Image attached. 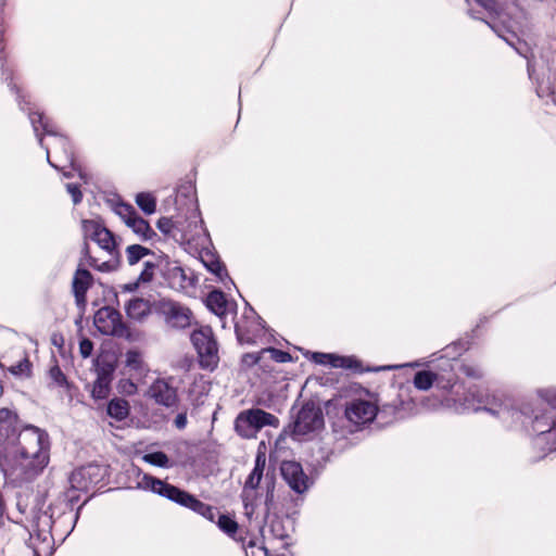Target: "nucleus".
Instances as JSON below:
<instances>
[{"label": "nucleus", "instance_id": "f257e3e1", "mask_svg": "<svg viewBox=\"0 0 556 556\" xmlns=\"http://www.w3.org/2000/svg\"><path fill=\"white\" fill-rule=\"evenodd\" d=\"M458 361L441 357L433 369L419 370L414 376V387L428 391L433 386L443 391L442 406L457 413L465 410H484L495 417L504 427L517 429L525 420L531 418L533 406L519 402L501 390L475 389L467 390L456 375Z\"/></svg>", "mask_w": 556, "mask_h": 556}, {"label": "nucleus", "instance_id": "39448f33", "mask_svg": "<svg viewBox=\"0 0 556 556\" xmlns=\"http://www.w3.org/2000/svg\"><path fill=\"white\" fill-rule=\"evenodd\" d=\"M519 39H515V50L523 55ZM528 60V74L531 80L536 84V94L540 98L551 97L552 101L556 104V52L551 51L549 48L544 47L532 51L530 56L525 54Z\"/></svg>", "mask_w": 556, "mask_h": 556}, {"label": "nucleus", "instance_id": "79ce46f5", "mask_svg": "<svg viewBox=\"0 0 556 556\" xmlns=\"http://www.w3.org/2000/svg\"><path fill=\"white\" fill-rule=\"evenodd\" d=\"M155 264L151 261L143 262V269L138 276L137 280L140 285L149 283L152 281L155 273Z\"/></svg>", "mask_w": 556, "mask_h": 556}, {"label": "nucleus", "instance_id": "412c9836", "mask_svg": "<svg viewBox=\"0 0 556 556\" xmlns=\"http://www.w3.org/2000/svg\"><path fill=\"white\" fill-rule=\"evenodd\" d=\"M312 359L319 365H329L332 368L350 369L354 372H363L362 363L355 356H340L331 353L315 352Z\"/></svg>", "mask_w": 556, "mask_h": 556}, {"label": "nucleus", "instance_id": "72a5a7b5", "mask_svg": "<svg viewBox=\"0 0 556 556\" xmlns=\"http://www.w3.org/2000/svg\"><path fill=\"white\" fill-rule=\"evenodd\" d=\"M241 363L243 367L250 368L252 366H258L264 371L271 370L269 365L265 364L264 351L258 353H247L242 356Z\"/></svg>", "mask_w": 556, "mask_h": 556}, {"label": "nucleus", "instance_id": "4c0bfd02", "mask_svg": "<svg viewBox=\"0 0 556 556\" xmlns=\"http://www.w3.org/2000/svg\"><path fill=\"white\" fill-rule=\"evenodd\" d=\"M264 351V357H265V364L268 365L269 362H276V363H287L292 359L291 355L288 352L277 350L275 348H266L263 349Z\"/></svg>", "mask_w": 556, "mask_h": 556}, {"label": "nucleus", "instance_id": "cd10ccee", "mask_svg": "<svg viewBox=\"0 0 556 556\" xmlns=\"http://www.w3.org/2000/svg\"><path fill=\"white\" fill-rule=\"evenodd\" d=\"M206 306L215 315L222 317L227 311V300L222 291L214 290L206 298Z\"/></svg>", "mask_w": 556, "mask_h": 556}, {"label": "nucleus", "instance_id": "0eeeda50", "mask_svg": "<svg viewBox=\"0 0 556 556\" xmlns=\"http://www.w3.org/2000/svg\"><path fill=\"white\" fill-rule=\"evenodd\" d=\"M53 517L50 507L46 509L34 508L26 526L29 532V546L35 555L41 556L50 554L54 544L52 534Z\"/></svg>", "mask_w": 556, "mask_h": 556}, {"label": "nucleus", "instance_id": "c9c22d12", "mask_svg": "<svg viewBox=\"0 0 556 556\" xmlns=\"http://www.w3.org/2000/svg\"><path fill=\"white\" fill-rule=\"evenodd\" d=\"M136 203L147 215H151L156 210V199L149 192L138 193L136 197Z\"/></svg>", "mask_w": 556, "mask_h": 556}, {"label": "nucleus", "instance_id": "4be33fe9", "mask_svg": "<svg viewBox=\"0 0 556 556\" xmlns=\"http://www.w3.org/2000/svg\"><path fill=\"white\" fill-rule=\"evenodd\" d=\"M148 394L157 404L165 407H173L178 400L177 390L166 379H156L149 388Z\"/></svg>", "mask_w": 556, "mask_h": 556}, {"label": "nucleus", "instance_id": "8fccbe9b", "mask_svg": "<svg viewBox=\"0 0 556 556\" xmlns=\"http://www.w3.org/2000/svg\"><path fill=\"white\" fill-rule=\"evenodd\" d=\"M174 425L177 429H184L187 426V414H178L174 419Z\"/></svg>", "mask_w": 556, "mask_h": 556}, {"label": "nucleus", "instance_id": "ea45409f", "mask_svg": "<svg viewBox=\"0 0 556 556\" xmlns=\"http://www.w3.org/2000/svg\"><path fill=\"white\" fill-rule=\"evenodd\" d=\"M218 528L229 536H233L238 530V523L228 515L219 514L217 519Z\"/></svg>", "mask_w": 556, "mask_h": 556}, {"label": "nucleus", "instance_id": "09e8293b", "mask_svg": "<svg viewBox=\"0 0 556 556\" xmlns=\"http://www.w3.org/2000/svg\"><path fill=\"white\" fill-rule=\"evenodd\" d=\"M421 365H422L421 362L415 361V362L407 363V364L389 365V366L381 367L380 369H383V370H395V369H400V368H404V367L416 368V367H420Z\"/></svg>", "mask_w": 556, "mask_h": 556}, {"label": "nucleus", "instance_id": "e433bc0d", "mask_svg": "<svg viewBox=\"0 0 556 556\" xmlns=\"http://www.w3.org/2000/svg\"><path fill=\"white\" fill-rule=\"evenodd\" d=\"M179 222L180 218L173 220L172 218L168 217H162L157 222V228L161 232L172 237L175 241H177L176 231L179 228Z\"/></svg>", "mask_w": 556, "mask_h": 556}, {"label": "nucleus", "instance_id": "b1692460", "mask_svg": "<svg viewBox=\"0 0 556 556\" xmlns=\"http://www.w3.org/2000/svg\"><path fill=\"white\" fill-rule=\"evenodd\" d=\"M113 367H102L98 369L97 379L93 382L91 389V395L93 399L102 400L105 399L110 391V383L112 380Z\"/></svg>", "mask_w": 556, "mask_h": 556}, {"label": "nucleus", "instance_id": "393cba45", "mask_svg": "<svg viewBox=\"0 0 556 556\" xmlns=\"http://www.w3.org/2000/svg\"><path fill=\"white\" fill-rule=\"evenodd\" d=\"M91 280V274L87 269H77L73 280V291L78 305H85Z\"/></svg>", "mask_w": 556, "mask_h": 556}, {"label": "nucleus", "instance_id": "ddd939ff", "mask_svg": "<svg viewBox=\"0 0 556 556\" xmlns=\"http://www.w3.org/2000/svg\"><path fill=\"white\" fill-rule=\"evenodd\" d=\"M155 311L169 328L185 329L191 324V311L178 302L163 299L156 303Z\"/></svg>", "mask_w": 556, "mask_h": 556}, {"label": "nucleus", "instance_id": "c03bdc74", "mask_svg": "<svg viewBox=\"0 0 556 556\" xmlns=\"http://www.w3.org/2000/svg\"><path fill=\"white\" fill-rule=\"evenodd\" d=\"M93 350V343L91 340L85 338L79 342V353L84 358H87L91 355Z\"/></svg>", "mask_w": 556, "mask_h": 556}, {"label": "nucleus", "instance_id": "37998d69", "mask_svg": "<svg viewBox=\"0 0 556 556\" xmlns=\"http://www.w3.org/2000/svg\"><path fill=\"white\" fill-rule=\"evenodd\" d=\"M119 390L125 395H134L137 393L138 388L130 378H125L119 381Z\"/></svg>", "mask_w": 556, "mask_h": 556}, {"label": "nucleus", "instance_id": "f3484780", "mask_svg": "<svg viewBox=\"0 0 556 556\" xmlns=\"http://www.w3.org/2000/svg\"><path fill=\"white\" fill-rule=\"evenodd\" d=\"M280 471L286 483L295 493L303 494L311 488L312 481L304 472L300 463L285 460L281 463Z\"/></svg>", "mask_w": 556, "mask_h": 556}, {"label": "nucleus", "instance_id": "f704fd0d", "mask_svg": "<svg viewBox=\"0 0 556 556\" xmlns=\"http://www.w3.org/2000/svg\"><path fill=\"white\" fill-rule=\"evenodd\" d=\"M534 393L541 402L556 409V386L536 388Z\"/></svg>", "mask_w": 556, "mask_h": 556}, {"label": "nucleus", "instance_id": "7ed1b4c3", "mask_svg": "<svg viewBox=\"0 0 556 556\" xmlns=\"http://www.w3.org/2000/svg\"><path fill=\"white\" fill-rule=\"evenodd\" d=\"M29 121L40 146L47 151L49 164L56 169L65 168L67 165L74 168V156L68 140L53 131L42 113L30 112Z\"/></svg>", "mask_w": 556, "mask_h": 556}, {"label": "nucleus", "instance_id": "49530a36", "mask_svg": "<svg viewBox=\"0 0 556 556\" xmlns=\"http://www.w3.org/2000/svg\"><path fill=\"white\" fill-rule=\"evenodd\" d=\"M266 496H265V505H266V514L269 513L270 505L274 501V482L268 480V477H266Z\"/></svg>", "mask_w": 556, "mask_h": 556}, {"label": "nucleus", "instance_id": "58836bf2", "mask_svg": "<svg viewBox=\"0 0 556 556\" xmlns=\"http://www.w3.org/2000/svg\"><path fill=\"white\" fill-rule=\"evenodd\" d=\"M143 462L161 467V468H168L170 467L169 458L164 452H153L148 453L142 456Z\"/></svg>", "mask_w": 556, "mask_h": 556}, {"label": "nucleus", "instance_id": "c85d7f7f", "mask_svg": "<svg viewBox=\"0 0 556 556\" xmlns=\"http://www.w3.org/2000/svg\"><path fill=\"white\" fill-rule=\"evenodd\" d=\"M125 364L131 371L138 376H142L148 371L143 362L142 353L138 350H129L125 354Z\"/></svg>", "mask_w": 556, "mask_h": 556}, {"label": "nucleus", "instance_id": "bb28decb", "mask_svg": "<svg viewBox=\"0 0 556 556\" xmlns=\"http://www.w3.org/2000/svg\"><path fill=\"white\" fill-rule=\"evenodd\" d=\"M166 278L172 288L180 290L191 286V278L187 275L186 270L178 266H172L166 271Z\"/></svg>", "mask_w": 556, "mask_h": 556}, {"label": "nucleus", "instance_id": "20e7f679", "mask_svg": "<svg viewBox=\"0 0 556 556\" xmlns=\"http://www.w3.org/2000/svg\"><path fill=\"white\" fill-rule=\"evenodd\" d=\"M137 489L157 494L175 504L191 509L212 522L219 515L215 507L201 502L194 495L148 473H143L138 480Z\"/></svg>", "mask_w": 556, "mask_h": 556}, {"label": "nucleus", "instance_id": "a19ab883", "mask_svg": "<svg viewBox=\"0 0 556 556\" xmlns=\"http://www.w3.org/2000/svg\"><path fill=\"white\" fill-rule=\"evenodd\" d=\"M49 377L52 380V382L62 389H68L70 382L67 381V378L59 367V365H53L49 370Z\"/></svg>", "mask_w": 556, "mask_h": 556}, {"label": "nucleus", "instance_id": "f03ea898", "mask_svg": "<svg viewBox=\"0 0 556 556\" xmlns=\"http://www.w3.org/2000/svg\"><path fill=\"white\" fill-rule=\"evenodd\" d=\"M48 433L27 425L18 430V418L0 409V468L5 482L21 486L39 477L50 460Z\"/></svg>", "mask_w": 556, "mask_h": 556}, {"label": "nucleus", "instance_id": "3c124183", "mask_svg": "<svg viewBox=\"0 0 556 556\" xmlns=\"http://www.w3.org/2000/svg\"><path fill=\"white\" fill-rule=\"evenodd\" d=\"M139 286H140V283L138 282V280H136L134 282L125 283L122 287V289L126 292H134L139 288Z\"/></svg>", "mask_w": 556, "mask_h": 556}, {"label": "nucleus", "instance_id": "5701e85b", "mask_svg": "<svg viewBox=\"0 0 556 556\" xmlns=\"http://www.w3.org/2000/svg\"><path fill=\"white\" fill-rule=\"evenodd\" d=\"M125 311L130 319L141 323L151 314V303L143 298H132L126 303Z\"/></svg>", "mask_w": 556, "mask_h": 556}, {"label": "nucleus", "instance_id": "de8ad7c7", "mask_svg": "<svg viewBox=\"0 0 556 556\" xmlns=\"http://www.w3.org/2000/svg\"><path fill=\"white\" fill-rule=\"evenodd\" d=\"M462 370L465 375L471 378H480L482 376V370L479 367H475L471 365H462Z\"/></svg>", "mask_w": 556, "mask_h": 556}, {"label": "nucleus", "instance_id": "c756f323", "mask_svg": "<svg viewBox=\"0 0 556 556\" xmlns=\"http://www.w3.org/2000/svg\"><path fill=\"white\" fill-rule=\"evenodd\" d=\"M108 414L116 420H124L129 415V404L124 399H113L108 405Z\"/></svg>", "mask_w": 556, "mask_h": 556}, {"label": "nucleus", "instance_id": "9d476101", "mask_svg": "<svg viewBox=\"0 0 556 556\" xmlns=\"http://www.w3.org/2000/svg\"><path fill=\"white\" fill-rule=\"evenodd\" d=\"M323 428V410L313 403H306L295 417L292 435L294 439L302 441L317 434Z\"/></svg>", "mask_w": 556, "mask_h": 556}, {"label": "nucleus", "instance_id": "7c9ffc66", "mask_svg": "<svg viewBox=\"0 0 556 556\" xmlns=\"http://www.w3.org/2000/svg\"><path fill=\"white\" fill-rule=\"evenodd\" d=\"M202 261L205 267L214 274L219 281L224 282L225 279L229 278L225 265L215 255L207 254L206 258H203Z\"/></svg>", "mask_w": 556, "mask_h": 556}, {"label": "nucleus", "instance_id": "a18cd8bd", "mask_svg": "<svg viewBox=\"0 0 556 556\" xmlns=\"http://www.w3.org/2000/svg\"><path fill=\"white\" fill-rule=\"evenodd\" d=\"M66 189H67V192L71 194L72 197V200H73V203L76 205L78 203H80L81 199H83V194L80 192V189L77 185L75 184H67L66 185Z\"/></svg>", "mask_w": 556, "mask_h": 556}, {"label": "nucleus", "instance_id": "a211bd4d", "mask_svg": "<svg viewBox=\"0 0 556 556\" xmlns=\"http://www.w3.org/2000/svg\"><path fill=\"white\" fill-rule=\"evenodd\" d=\"M532 431L536 434V443L548 444V450H556V420L548 414L535 415L532 419Z\"/></svg>", "mask_w": 556, "mask_h": 556}, {"label": "nucleus", "instance_id": "9b49d317", "mask_svg": "<svg viewBox=\"0 0 556 556\" xmlns=\"http://www.w3.org/2000/svg\"><path fill=\"white\" fill-rule=\"evenodd\" d=\"M191 341L197 350L201 368L213 371L219 363L218 344L208 327L194 330Z\"/></svg>", "mask_w": 556, "mask_h": 556}, {"label": "nucleus", "instance_id": "a878e982", "mask_svg": "<svg viewBox=\"0 0 556 556\" xmlns=\"http://www.w3.org/2000/svg\"><path fill=\"white\" fill-rule=\"evenodd\" d=\"M265 466H266V456L264 453L258 452L255 457L254 468L250 472V475L248 476V478L245 480L244 488H243L244 494H247V492L249 490L253 491L260 485L262 478H263V472H264Z\"/></svg>", "mask_w": 556, "mask_h": 556}, {"label": "nucleus", "instance_id": "603ef678", "mask_svg": "<svg viewBox=\"0 0 556 556\" xmlns=\"http://www.w3.org/2000/svg\"><path fill=\"white\" fill-rule=\"evenodd\" d=\"M92 265L97 266L100 270H110V269H112V265L109 262H103L100 265H94V264H92Z\"/></svg>", "mask_w": 556, "mask_h": 556}, {"label": "nucleus", "instance_id": "4468645a", "mask_svg": "<svg viewBox=\"0 0 556 556\" xmlns=\"http://www.w3.org/2000/svg\"><path fill=\"white\" fill-rule=\"evenodd\" d=\"M344 413L348 421L355 429H359L375 420L378 414V405L374 400L354 399L346 403Z\"/></svg>", "mask_w": 556, "mask_h": 556}, {"label": "nucleus", "instance_id": "6e6552de", "mask_svg": "<svg viewBox=\"0 0 556 556\" xmlns=\"http://www.w3.org/2000/svg\"><path fill=\"white\" fill-rule=\"evenodd\" d=\"M276 416L261 408H250L241 412L235 420L236 432L244 439H253L266 426L278 427Z\"/></svg>", "mask_w": 556, "mask_h": 556}, {"label": "nucleus", "instance_id": "473e14b6", "mask_svg": "<svg viewBox=\"0 0 556 556\" xmlns=\"http://www.w3.org/2000/svg\"><path fill=\"white\" fill-rule=\"evenodd\" d=\"M151 254L152 252L150 249L140 244H131L126 248V258L130 266L138 264L141 260Z\"/></svg>", "mask_w": 556, "mask_h": 556}, {"label": "nucleus", "instance_id": "dca6fc26", "mask_svg": "<svg viewBox=\"0 0 556 556\" xmlns=\"http://www.w3.org/2000/svg\"><path fill=\"white\" fill-rule=\"evenodd\" d=\"M237 338L240 342L255 343L264 336V325L253 308L244 312L243 320H238L235 326Z\"/></svg>", "mask_w": 556, "mask_h": 556}, {"label": "nucleus", "instance_id": "6ab92c4d", "mask_svg": "<svg viewBox=\"0 0 556 556\" xmlns=\"http://www.w3.org/2000/svg\"><path fill=\"white\" fill-rule=\"evenodd\" d=\"M103 469L98 465H87L72 472L70 484L72 489L88 491L92 484H97L102 477Z\"/></svg>", "mask_w": 556, "mask_h": 556}, {"label": "nucleus", "instance_id": "f8f14e48", "mask_svg": "<svg viewBox=\"0 0 556 556\" xmlns=\"http://www.w3.org/2000/svg\"><path fill=\"white\" fill-rule=\"evenodd\" d=\"M93 324L102 334L131 340L130 331L123 321L121 313L113 307L104 306L98 309Z\"/></svg>", "mask_w": 556, "mask_h": 556}, {"label": "nucleus", "instance_id": "423d86ee", "mask_svg": "<svg viewBox=\"0 0 556 556\" xmlns=\"http://www.w3.org/2000/svg\"><path fill=\"white\" fill-rule=\"evenodd\" d=\"M490 14H494L504 26V30L494 24L490 27L497 34L500 38L506 41L509 46L515 47V39L517 34L521 31L526 13L523 9L515 0H475Z\"/></svg>", "mask_w": 556, "mask_h": 556}, {"label": "nucleus", "instance_id": "1a4fd4ad", "mask_svg": "<svg viewBox=\"0 0 556 556\" xmlns=\"http://www.w3.org/2000/svg\"><path fill=\"white\" fill-rule=\"evenodd\" d=\"M176 236V242L192 248L204 247L210 241L207 230L204 228L200 212L197 208L190 211L186 218H180Z\"/></svg>", "mask_w": 556, "mask_h": 556}, {"label": "nucleus", "instance_id": "2eb2a0df", "mask_svg": "<svg viewBox=\"0 0 556 556\" xmlns=\"http://www.w3.org/2000/svg\"><path fill=\"white\" fill-rule=\"evenodd\" d=\"M81 229L85 239L94 241L103 251L114 255L116 242L113 233L99 220L83 219Z\"/></svg>", "mask_w": 556, "mask_h": 556}, {"label": "nucleus", "instance_id": "aec40b11", "mask_svg": "<svg viewBox=\"0 0 556 556\" xmlns=\"http://www.w3.org/2000/svg\"><path fill=\"white\" fill-rule=\"evenodd\" d=\"M116 212L119 216L123 217L127 227H129L141 239L148 240L151 238L153 230L151 229L149 223L140 217L132 206L125 204L118 205L116 207Z\"/></svg>", "mask_w": 556, "mask_h": 556}, {"label": "nucleus", "instance_id": "2f4dec72", "mask_svg": "<svg viewBox=\"0 0 556 556\" xmlns=\"http://www.w3.org/2000/svg\"><path fill=\"white\" fill-rule=\"evenodd\" d=\"M31 363L27 355L18 361L16 364L7 366V370L17 378H30L31 376Z\"/></svg>", "mask_w": 556, "mask_h": 556}]
</instances>
